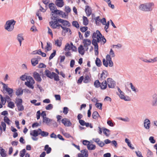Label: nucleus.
I'll list each match as a JSON object with an SVG mask.
<instances>
[{"instance_id": "1", "label": "nucleus", "mask_w": 157, "mask_h": 157, "mask_svg": "<svg viewBox=\"0 0 157 157\" xmlns=\"http://www.w3.org/2000/svg\"><path fill=\"white\" fill-rule=\"evenodd\" d=\"M92 44L94 46L95 54L96 56L98 55V43H99L101 38V40L103 43V44L106 42V40L104 36H102V35L98 30H97L96 32H94L92 35Z\"/></svg>"}, {"instance_id": "2", "label": "nucleus", "mask_w": 157, "mask_h": 157, "mask_svg": "<svg viewBox=\"0 0 157 157\" xmlns=\"http://www.w3.org/2000/svg\"><path fill=\"white\" fill-rule=\"evenodd\" d=\"M154 6V4L153 2H147L140 4L139 9L143 11L150 12L152 10Z\"/></svg>"}, {"instance_id": "3", "label": "nucleus", "mask_w": 157, "mask_h": 157, "mask_svg": "<svg viewBox=\"0 0 157 157\" xmlns=\"http://www.w3.org/2000/svg\"><path fill=\"white\" fill-rule=\"evenodd\" d=\"M51 19L52 21L49 22V25L53 29H56L59 27V20L60 18H58L56 16L54 13L52 14V16H51Z\"/></svg>"}, {"instance_id": "4", "label": "nucleus", "mask_w": 157, "mask_h": 157, "mask_svg": "<svg viewBox=\"0 0 157 157\" xmlns=\"http://www.w3.org/2000/svg\"><path fill=\"white\" fill-rule=\"evenodd\" d=\"M48 134L49 133L48 132L42 131L40 128H39L37 130H35L31 131L30 132V135L35 137L39 135H41L43 137H46L48 135Z\"/></svg>"}, {"instance_id": "5", "label": "nucleus", "mask_w": 157, "mask_h": 157, "mask_svg": "<svg viewBox=\"0 0 157 157\" xmlns=\"http://www.w3.org/2000/svg\"><path fill=\"white\" fill-rule=\"evenodd\" d=\"M1 83L3 85V93L5 94L7 93L10 97L12 98L13 96V90L12 88H9L8 86V84H6L2 82H1Z\"/></svg>"}, {"instance_id": "6", "label": "nucleus", "mask_w": 157, "mask_h": 157, "mask_svg": "<svg viewBox=\"0 0 157 157\" xmlns=\"http://www.w3.org/2000/svg\"><path fill=\"white\" fill-rule=\"evenodd\" d=\"M16 21L14 20L7 21L5 26V29L9 32L12 31L14 28V25Z\"/></svg>"}, {"instance_id": "7", "label": "nucleus", "mask_w": 157, "mask_h": 157, "mask_svg": "<svg viewBox=\"0 0 157 157\" xmlns=\"http://www.w3.org/2000/svg\"><path fill=\"white\" fill-rule=\"evenodd\" d=\"M106 59H103V65L105 67H108V64L110 67H112L113 66V63L112 60L111 58L109 55H107L106 56Z\"/></svg>"}, {"instance_id": "8", "label": "nucleus", "mask_w": 157, "mask_h": 157, "mask_svg": "<svg viewBox=\"0 0 157 157\" xmlns=\"http://www.w3.org/2000/svg\"><path fill=\"white\" fill-rule=\"evenodd\" d=\"M35 83L32 77L31 76H28L27 81L25 82V85L32 89L34 88L33 84Z\"/></svg>"}, {"instance_id": "9", "label": "nucleus", "mask_w": 157, "mask_h": 157, "mask_svg": "<svg viewBox=\"0 0 157 157\" xmlns=\"http://www.w3.org/2000/svg\"><path fill=\"white\" fill-rule=\"evenodd\" d=\"M59 27H58L56 29H59L61 27L62 29L63 30L62 31V35L65 36V33H67L69 32L70 34H71L72 32L71 29L68 27H65L64 26H62L61 24H59Z\"/></svg>"}, {"instance_id": "10", "label": "nucleus", "mask_w": 157, "mask_h": 157, "mask_svg": "<svg viewBox=\"0 0 157 157\" xmlns=\"http://www.w3.org/2000/svg\"><path fill=\"white\" fill-rule=\"evenodd\" d=\"M108 86L110 88H114L116 85V82L112 78H109L107 79Z\"/></svg>"}, {"instance_id": "11", "label": "nucleus", "mask_w": 157, "mask_h": 157, "mask_svg": "<svg viewBox=\"0 0 157 157\" xmlns=\"http://www.w3.org/2000/svg\"><path fill=\"white\" fill-rule=\"evenodd\" d=\"M58 21L59 23L62 24V26L66 27H70L71 26L70 23L68 21L61 19H60Z\"/></svg>"}, {"instance_id": "12", "label": "nucleus", "mask_w": 157, "mask_h": 157, "mask_svg": "<svg viewBox=\"0 0 157 157\" xmlns=\"http://www.w3.org/2000/svg\"><path fill=\"white\" fill-rule=\"evenodd\" d=\"M151 105L153 106H157V94L154 93L152 95Z\"/></svg>"}, {"instance_id": "13", "label": "nucleus", "mask_w": 157, "mask_h": 157, "mask_svg": "<svg viewBox=\"0 0 157 157\" xmlns=\"http://www.w3.org/2000/svg\"><path fill=\"white\" fill-rule=\"evenodd\" d=\"M151 126L150 121L148 119H145L144 121V127L145 129L148 130Z\"/></svg>"}, {"instance_id": "14", "label": "nucleus", "mask_w": 157, "mask_h": 157, "mask_svg": "<svg viewBox=\"0 0 157 157\" xmlns=\"http://www.w3.org/2000/svg\"><path fill=\"white\" fill-rule=\"evenodd\" d=\"M81 153L78 154V157H88V152L87 150L84 149L81 151Z\"/></svg>"}, {"instance_id": "15", "label": "nucleus", "mask_w": 157, "mask_h": 157, "mask_svg": "<svg viewBox=\"0 0 157 157\" xmlns=\"http://www.w3.org/2000/svg\"><path fill=\"white\" fill-rule=\"evenodd\" d=\"M93 140L100 147H102L105 145V144L104 142L100 140L98 138H94Z\"/></svg>"}, {"instance_id": "16", "label": "nucleus", "mask_w": 157, "mask_h": 157, "mask_svg": "<svg viewBox=\"0 0 157 157\" xmlns=\"http://www.w3.org/2000/svg\"><path fill=\"white\" fill-rule=\"evenodd\" d=\"M61 122L66 127H69L72 124L70 121L68 119L66 118H64L62 119Z\"/></svg>"}, {"instance_id": "17", "label": "nucleus", "mask_w": 157, "mask_h": 157, "mask_svg": "<svg viewBox=\"0 0 157 157\" xmlns=\"http://www.w3.org/2000/svg\"><path fill=\"white\" fill-rule=\"evenodd\" d=\"M53 119H51L47 117H44L43 119V124H45L48 126H50Z\"/></svg>"}, {"instance_id": "18", "label": "nucleus", "mask_w": 157, "mask_h": 157, "mask_svg": "<svg viewBox=\"0 0 157 157\" xmlns=\"http://www.w3.org/2000/svg\"><path fill=\"white\" fill-rule=\"evenodd\" d=\"M33 75L35 79L37 81L39 82H41L42 79L40 77V75L38 73L36 72H34L33 73Z\"/></svg>"}, {"instance_id": "19", "label": "nucleus", "mask_w": 157, "mask_h": 157, "mask_svg": "<svg viewBox=\"0 0 157 157\" xmlns=\"http://www.w3.org/2000/svg\"><path fill=\"white\" fill-rule=\"evenodd\" d=\"M63 0H56L55 2V4L58 7H62L64 5Z\"/></svg>"}, {"instance_id": "20", "label": "nucleus", "mask_w": 157, "mask_h": 157, "mask_svg": "<svg viewBox=\"0 0 157 157\" xmlns=\"http://www.w3.org/2000/svg\"><path fill=\"white\" fill-rule=\"evenodd\" d=\"M108 73V72L106 70H103L102 73L101 74L100 77L99 78L100 80H102L104 79L107 77Z\"/></svg>"}, {"instance_id": "21", "label": "nucleus", "mask_w": 157, "mask_h": 157, "mask_svg": "<svg viewBox=\"0 0 157 157\" xmlns=\"http://www.w3.org/2000/svg\"><path fill=\"white\" fill-rule=\"evenodd\" d=\"M6 124L4 122H2L1 124H0V135L2 133L3 131L5 132L6 131Z\"/></svg>"}, {"instance_id": "22", "label": "nucleus", "mask_w": 157, "mask_h": 157, "mask_svg": "<svg viewBox=\"0 0 157 157\" xmlns=\"http://www.w3.org/2000/svg\"><path fill=\"white\" fill-rule=\"evenodd\" d=\"M85 11L87 16H89L92 13L91 9L89 6H85Z\"/></svg>"}, {"instance_id": "23", "label": "nucleus", "mask_w": 157, "mask_h": 157, "mask_svg": "<svg viewBox=\"0 0 157 157\" xmlns=\"http://www.w3.org/2000/svg\"><path fill=\"white\" fill-rule=\"evenodd\" d=\"M44 73L47 77L51 78L52 79L53 78V75L52 72V73L49 70L46 69L44 71Z\"/></svg>"}, {"instance_id": "24", "label": "nucleus", "mask_w": 157, "mask_h": 157, "mask_svg": "<svg viewBox=\"0 0 157 157\" xmlns=\"http://www.w3.org/2000/svg\"><path fill=\"white\" fill-rule=\"evenodd\" d=\"M48 6L52 13L54 12L56 10V9H57L55 4L53 3H49L48 5Z\"/></svg>"}, {"instance_id": "25", "label": "nucleus", "mask_w": 157, "mask_h": 157, "mask_svg": "<svg viewBox=\"0 0 157 157\" xmlns=\"http://www.w3.org/2000/svg\"><path fill=\"white\" fill-rule=\"evenodd\" d=\"M83 43L84 44V47H88L90 45L91 43L90 40L88 39H84L83 40Z\"/></svg>"}, {"instance_id": "26", "label": "nucleus", "mask_w": 157, "mask_h": 157, "mask_svg": "<svg viewBox=\"0 0 157 157\" xmlns=\"http://www.w3.org/2000/svg\"><path fill=\"white\" fill-rule=\"evenodd\" d=\"M100 87L101 89L102 90L105 89L107 86V82L106 80H104L101 83H100Z\"/></svg>"}, {"instance_id": "27", "label": "nucleus", "mask_w": 157, "mask_h": 157, "mask_svg": "<svg viewBox=\"0 0 157 157\" xmlns=\"http://www.w3.org/2000/svg\"><path fill=\"white\" fill-rule=\"evenodd\" d=\"M17 39L20 43V46L21 45L22 41L24 40L22 35L21 34H18L17 37Z\"/></svg>"}, {"instance_id": "28", "label": "nucleus", "mask_w": 157, "mask_h": 157, "mask_svg": "<svg viewBox=\"0 0 157 157\" xmlns=\"http://www.w3.org/2000/svg\"><path fill=\"white\" fill-rule=\"evenodd\" d=\"M78 50L79 53L82 55H83L84 54V48L82 45H80L78 48Z\"/></svg>"}, {"instance_id": "29", "label": "nucleus", "mask_w": 157, "mask_h": 157, "mask_svg": "<svg viewBox=\"0 0 157 157\" xmlns=\"http://www.w3.org/2000/svg\"><path fill=\"white\" fill-rule=\"evenodd\" d=\"M92 117L93 119L95 120H97L98 117H100L97 111L94 112L92 114Z\"/></svg>"}, {"instance_id": "30", "label": "nucleus", "mask_w": 157, "mask_h": 157, "mask_svg": "<svg viewBox=\"0 0 157 157\" xmlns=\"http://www.w3.org/2000/svg\"><path fill=\"white\" fill-rule=\"evenodd\" d=\"M0 148H1L0 154L1 156L2 157H6V151L4 149L2 148L1 147H0Z\"/></svg>"}, {"instance_id": "31", "label": "nucleus", "mask_w": 157, "mask_h": 157, "mask_svg": "<svg viewBox=\"0 0 157 157\" xmlns=\"http://www.w3.org/2000/svg\"><path fill=\"white\" fill-rule=\"evenodd\" d=\"M51 148L49 147L48 145H46L44 147V150L46 151L47 154L50 153L51 151Z\"/></svg>"}, {"instance_id": "32", "label": "nucleus", "mask_w": 157, "mask_h": 157, "mask_svg": "<svg viewBox=\"0 0 157 157\" xmlns=\"http://www.w3.org/2000/svg\"><path fill=\"white\" fill-rule=\"evenodd\" d=\"M103 132L104 134L107 136H109L110 134V131L106 128H103Z\"/></svg>"}, {"instance_id": "33", "label": "nucleus", "mask_w": 157, "mask_h": 157, "mask_svg": "<svg viewBox=\"0 0 157 157\" xmlns=\"http://www.w3.org/2000/svg\"><path fill=\"white\" fill-rule=\"evenodd\" d=\"M23 90L21 88H19L17 90L16 92V94L17 96H19L23 94Z\"/></svg>"}, {"instance_id": "34", "label": "nucleus", "mask_w": 157, "mask_h": 157, "mask_svg": "<svg viewBox=\"0 0 157 157\" xmlns=\"http://www.w3.org/2000/svg\"><path fill=\"white\" fill-rule=\"evenodd\" d=\"M95 63L96 65L98 67H100L102 65L100 59L97 58L95 60Z\"/></svg>"}, {"instance_id": "35", "label": "nucleus", "mask_w": 157, "mask_h": 157, "mask_svg": "<svg viewBox=\"0 0 157 157\" xmlns=\"http://www.w3.org/2000/svg\"><path fill=\"white\" fill-rule=\"evenodd\" d=\"M147 149V157H153V152L149 149Z\"/></svg>"}, {"instance_id": "36", "label": "nucleus", "mask_w": 157, "mask_h": 157, "mask_svg": "<svg viewBox=\"0 0 157 157\" xmlns=\"http://www.w3.org/2000/svg\"><path fill=\"white\" fill-rule=\"evenodd\" d=\"M31 62L32 65L34 66H36V65L38 63V60H37L36 59H35L34 58H32L31 59Z\"/></svg>"}, {"instance_id": "37", "label": "nucleus", "mask_w": 157, "mask_h": 157, "mask_svg": "<svg viewBox=\"0 0 157 157\" xmlns=\"http://www.w3.org/2000/svg\"><path fill=\"white\" fill-rule=\"evenodd\" d=\"M53 75V78L55 81H58L59 80V76L57 74L54 72H52Z\"/></svg>"}, {"instance_id": "38", "label": "nucleus", "mask_w": 157, "mask_h": 157, "mask_svg": "<svg viewBox=\"0 0 157 157\" xmlns=\"http://www.w3.org/2000/svg\"><path fill=\"white\" fill-rule=\"evenodd\" d=\"M83 25L85 26L87 25L88 24V20L87 17L83 16Z\"/></svg>"}, {"instance_id": "39", "label": "nucleus", "mask_w": 157, "mask_h": 157, "mask_svg": "<svg viewBox=\"0 0 157 157\" xmlns=\"http://www.w3.org/2000/svg\"><path fill=\"white\" fill-rule=\"evenodd\" d=\"M7 106L10 108L13 109L15 107L14 103L13 102L11 101L8 102Z\"/></svg>"}, {"instance_id": "40", "label": "nucleus", "mask_w": 157, "mask_h": 157, "mask_svg": "<svg viewBox=\"0 0 157 157\" xmlns=\"http://www.w3.org/2000/svg\"><path fill=\"white\" fill-rule=\"evenodd\" d=\"M88 149L89 150H94L96 148V146L93 144H89L87 146Z\"/></svg>"}, {"instance_id": "41", "label": "nucleus", "mask_w": 157, "mask_h": 157, "mask_svg": "<svg viewBox=\"0 0 157 157\" xmlns=\"http://www.w3.org/2000/svg\"><path fill=\"white\" fill-rule=\"evenodd\" d=\"M22 100L21 98H17L16 99L15 103L16 105L22 104Z\"/></svg>"}, {"instance_id": "42", "label": "nucleus", "mask_w": 157, "mask_h": 157, "mask_svg": "<svg viewBox=\"0 0 157 157\" xmlns=\"http://www.w3.org/2000/svg\"><path fill=\"white\" fill-rule=\"evenodd\" d=\"M130 87L132 90L135 93H136L138 91V90L135 88V87L133 86L132 83H130Z\"/></svg>"}, {"instance_id": "43", "label": "nucleus", "mask_w": 157, "mask_h": 157, "mask_svg": "<svg viewBox=\"0 0 157 157\" xmlns=\"http://www.w3.org/2000/svg\"><path fill=\"white\" fill-rule=\"evenodd\" d=\"M72 25L76 27V28H79V25L78 22L76 21H73L72 22Z\"/></svg>"}, {"instance_id": "44", "label": "nucleus", "mask_w": 157, "mask_h": 157, "mask_svg": "<svg viewBox=\"0 0 157 157\" xmlns=\"http://www.w3.org/2000/svg\"><path fill=\"white\" fill-rule=\"evenodd\" d=\"M71 45L69 43H67L65 46L64 50L65 51H68L71 50Z\"/></svg>"}, {"instance_id": "45", "label": "nucleus", "mask_w": 157, "mask_h": 157, "mask_svg": "<svg viewBox=\"0 0 157 157\" xmlns=\"http://www.w3.org/2000/svg\"><path fill=\"white\" fill-rule=\"evenodd\" d=\"M94 85L95 87L98 88L100 86V83L98 80H96L95 81Z\"/></svg>"}, {"instance_id": "46", "label": "nucleus", "mask_w": 157, "mask_h": 157, "mask_svg": "<svg viewBox=\"0 0 157 157\" xmlns=\"http://www.w3.org/2000/svg\"><path fill=\"white\" fill-rule=\"evenodd\" d=\"M61 14H60V17L63 18H66L67 17L68 15V14L66 13H65L64 12L61 11Z\"/></svg>"}, {"instance_id": "47", "label": "nucleus", "mask_w": 157, "mask_h": 157, "mask_svg": "<svg viewBox=\"0 0 157 157\" xmlns=\"http://www.w3.org/2000/svg\"><path fill=\"white\" fill-rule=\"evenodd\" d=\"M51 43L49 42H47V45L46 47V49L47 51H48L52 49V46L51 45Z\"/></svg>"}, {"instance_id": "48", "label": "nucleus", "mask_w": 157, "mask_h": 157, "mask_svg": "<svg viewBox=\"0 0 157 157\" xmlns=\"http://www.w3.org/2000/svg\"><path fill=\"white\" fill-rule=\"evenodd\" d=\"M17 106L18 111H22L24 110V107L22 104L17 105Z\"/></svg>"}, {"instance_id": "49", "label": "nucleus", "mask_w": 157, "mask_h": 157, "mask_svg": "<svg viewBox=\"0 0 157 157\" xmlns=\"http://www.w3.org/2000/svg\"><path fill=\"white\" fill-rule=\"evenodd\" d=\"M4 121L5 123H6L10 125V120L9 118L6 116L4 117Z\"/></svg>"}, {"instance_id": "50", "label": "nucleus", "mask_w": 157, "mask_h": 157, "mask_svg": "<svg viewBox=\"0 0 157 157\" xmlns=\"http://www.w3.org/2000/svg\"><path fill=\"white\" fill-rule=\"evenodd\" d=\"M62 44L61 41L58 40H55V44L58 47H60Z\"/></svg>"}, {"instance_id": "51", "label": "nucleus", "mask_w": 157, "mask_h": 157, "mask_svg": "<svg viewBox=\"0 0 157 157\" xmlns=\"http://www.w3.org/2000/svg\"><path fill=\"white\" fill-rule=\"evenodd\" d=\"M109 55L110 56V57L111 58L112 57H114L115 56V54L114 53V52L113 50L112 49H111L110 52H109V55Z\"/></svg>"}, {"instance_id": "52", "label": "nucleus", "mask_w": 157, "mask_h": 157, "mask_svg": "<svg viewBox=\"0 0 157 157\" xmlns=\"http://www.w3.org/2000/svg\"><path fill=\"white\" fill-rule=\"evenodd\" d=\"M96 107L100 109H102V104L100 103L97 102L95 104Z\"/></svg>"}, {"instance_id": "53", "label": "nucleus", "mask_w": 157, "mask_h": 157, "mask_svg": "<svg viewBox=\"0 0 157 157\" xmlns=\"http://www.w3.org/2000/svg\"><path fill=\"white\" fill-rule=\"evenodd\" d=\"M53 51V52L51 54L49 58V59L50 60L52 59L56 55V50H54Z\"/></svg>"}, {"instance_id": "54", "label": "nucleus", "mask_w": 157, "mask_h": 157, "mask_svg": "<svg viewBox=\"0 0 157 157\" xmlns=\"http://www.w3.org/2000/svg\"><path fill=\"white\" fill-rule=\"evenodd\" d=\"M26 152V150L25 149H23L20 152V156L21 157H23Z\"/></svg>"}, {"instance_id": "55", "label": "nucleus", "mask_w": 157, "mask_h": 157, "mask_svg": "<svg viewBox=\"0 0 157 157\" xmlns=\"http://www.w3.org/2000/svg\"><path fill=\"white\" fill-rule=\"evenodd\" d=\"M119 119L120 120L125 122H129L130 121V119L128 117H126L125 118L119 117Z\"/></svg>"}, {"instance_id": "56", "label": "nucleus", "mask_w": 157, "mask_h": 157, "mask_svg": "<svg viewBox=\"0 0 157 157\" xmlns=\"http://www.w3.org/2000/svg\"><path fill=\"white\" fill-rule=\"evenodd\" d=\"M10 98L11 97H10L9 95H6L5 96L4 99L5 100L6 102L7 101V102H8L11 100Z\"/></svg>"}, {"instance_id": "57", "label": "nucleus", "mask_w": 157, "mask_h": 157, "mask_svg": "<svg viewBox=\"0 0 157 157\" xmlns=\"http://www.w3.org/2000/svg\"><path fill=\"white\" fill-rule=\"evenodd\" d=\"M90 78L88 76H86L83 79V82L85 83H87L90 81Z\"/></svg>"}, {"instance_id": "58", "label": "nucleus", "mask_w": 157, "mask_h": 157, "mask_svg": "<svg viewBox=\"0 0 157 157\" xmlns=\"http://www.w3.org/2000/svg\"><path fill=\"white\" fill-rule=\"evenodd\" d=\"M65 11L66 13L68 14V13L71 11V10L69 6H66L65 7Z\"/></svg>"}, {"instance_id": "59", "label": "nucleus", "mask_w": 157, "mask_h": 157, "mask_svg": "<svg viewBox=\"0 0 157 157\" xmlns=\"http://www.w3.org/2000/svg\"><path fill=\"white\" fill-rule=\"evenodd\" d=\"M149 140L150 142L152 144H154L155 143V140L154 139V137L153 136H150L149 139Z\"/></svg>"}, {"instance_id": "60", "label": "nucleus", "mask_w": 157, "mask_h": 157, "mask_svg": "<svg viewBox=\"0 0 157 157\" xmlns=\"http://www.w3.org/2000/svg\"><path fill=\"white\" fill-rule=\"evenodd\" d=\"M122 47V45L120 44H118L117 45H113V48H116L117 49H119L120 48Z\"/></svg>"}, {"instance_id": "61", "label": "nucleus", "mask_w": 157, "mask_h": 157, "mask_svg": "<svg viewBox=\"0 0 157 157\" xmlns=\"http://www.w3.org/2000/svg\"><path fill=\"white\" fill-rule=\"evenodd\" d=\"M53 108V105L52 104H49L47 106L45 109L47 110H50L52 109Z\"/></svg>"}, {"instance_id": "62", "label": "nucleus", "mask_w": 157, "mask_h": 157, "mask_svg": "<svg viewBox=\"0 0 157 157\" xmlns=\"http://www.w3.org/2000/svg\"><path fill=\"white\" fill-rule=\"evenodd\" d=\"M121 99L125 101H130L131 100V98L127 96H124V97Z\"/></svg>"}, {"instance_id": "63", "label": "nucleus", "mask_w": 157, "mask_h": 157, "mask_svg": "<svg viewBox=\"0 0 157 157\" xmlns=\"http://www.w3.org/2000/svg\"><path fill=\"white\" fill-rule=\"evenodd\" d=\"M71 45V49L73 51L75 52L76 51L77 48L75 46H74L72 43L71 42L70 43Z\"/></svg>"}, {"instance_id": "64", "label": "nucleus", "mask_w": 157, "mask_h": 157, "mask_svg": "<svg viewBox=\"0 0 157 157\" xmlns=\"http://www.w3.org/2000/svg\"><path fill=\"white\" fill-rule=\"evenodd\" d=\"M135 152L137 157H143L142 155L141 152L140 151H135Z\"/></svg>"}]
</instances>
